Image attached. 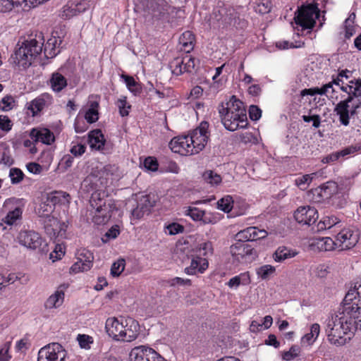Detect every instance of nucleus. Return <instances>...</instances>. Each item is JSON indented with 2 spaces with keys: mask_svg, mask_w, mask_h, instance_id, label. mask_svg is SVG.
<instances>
[{
  "mask_svg": "<svg viewBox=\"0 0 361 361\" xmlns=\"http://www.w3.org/2000/svg\"><path fill=\"white\" fill-rule=\"evenodd\" d=\"M230 252L233 257L238 262L236 264L250 263L257 257V252L247 243L236 242L230 247Z\"/></svg>",
  "mask_w": 361,
  "mask_h": 361,
  "instance_id": "6e6552de",
  "label": "nucleus"
},
{
  "mask_svg": "<svg viewBox=\"0 0 361 361\" xmlns=\"http://www.w3.org/2000/svg\"><path fill=\"white\" fill-rule=\"evenodd\" d=\"M23 172L18 168H11L9 171V177L12 184H18L24 178Z\"/></svg>",
  "mask_w": 361,
  "mask_h": 361,
  "instance_id": "79ce46f5",
  "label": "nucleus"
},
{
  "mask_svg": "<svg viewBox=\"0 0 361 361\" xmlns=\"http://www.w3.org/2000/svg\"><path fill=\"white\" fill-rule=\"evenodd\" d=\"M56 42V39H50L47 41L44 46V54L47 58H53L57 53L55 51L56 47L55 43Z\"/></svg>",
  "mask_w": 361,
  "mask_h": 361,
  "instance_id": "de8ad7c7",
  "label": "nucleus"
},
{
  "mask_svg": "<svg viewBox=\"0 0 361 361\" xmlns=\"http://www.w3.org/2000/svg\"><path fill=\"white\" fill-rule=\"evenodd\" d=\"M123 319L119 321L116 317L108 318L106 321L105 329L108 335L114 340L121 341L123 337Z\"/></svg>",
  "mask_w": 361,
  "mask_h": 361,
  "instance_id": "4be33fe9",
  "label": "nucleus"
},
{
  "mask_svg": "<svg viewBox=\"0 0 361 361\" xmlns=\"http://www.w3.org/2000/svg\"><path fill=\"white\" fill-rule=\"evenodd\" d=\"M302 120L306 122L309 123L310 121H312V126L314 128H319L321 123V118L319 115H313V116H306L303 115L302 116Z\"/></svg>",
  "mask_w": 361,
  "mask_h": 361,
  "instance_id": "0e129e2a",
  "label": "nucleus"
},
{
  "mask_svg": "<svg viewBox=\"0 0 361 361\" xmlns=\"http://www.w3.org/2000/svg\"><path fill=\"white\" fill-rule=\"evenodd\" d=\"M123 337L121 341L130 342L137 338L140 325L138 322L132 317H128L123 319Z\"/></svg>",
  "mask_w": 361,
  "mask_h": 361,
  "instance_id": "412c9836",
  "label": "nucleus"
},
{
  "mask_svg": "<svg viewBox=\"0 0 361 361\" xmlns=\"http://www.w3.org/2000/svg\"><path fill=\"white\" fill-rule=\"evenodd\" d=\"M297 222L303 225H312L318 219L317 210L310 206L300 207L294 213Z\"/></svg>",
  "mask_w": 361,
  "mask_h": 361,
  "instance_id": "a211bd4d",
  "label": "nucleus"
},
{
  "mask_svg": "<svg viewBox=\"0 0 361 361\" xmlns=\"http://www.w3.org/2000/svg\"><path fill=\"white\" fill-rule=\"evenodd\" d=\"M76 15H78V12L75 9L74 2H68L63 6L62 18L67 19Z\"/></svg>",
  "mask_w": 361,
  "mask_h": 361,
  "instance_id": "49530a36",
  "label": "nucleus"
},
{
  "mask_svg": "<svg viewBox=\"0 0 361 361\" xmlns=\"http://www.w3.org/2000/svg\"><path fill=\"white\" fill-rule=\"evenodd\" d=\"M198 252L200 255L207 257L213 254V247L210 241L203 242L199 245Z\"/></svg>",
  "mask_w": 361,
  "mask_h": 361,
  "instance_id": "09e8293b",
  "label": "nucleus"
},
{
  "mask_svg": "<svg viewBox=\"0 0 361 361\" xmlns=\"http://www.w3.org/2000/svg\"><path fill=\"white\" fill-rule=\"evenodd\" d=\"M361 149V147H355V146H350L348 147L344 148L343 149L334 152L331 154L327 155L326 157H324L322 159V161L324 163H331L334 162L339 159L341 157H345L346 155L353 154L355 152L360 150Z\"/></svg>",
  "mask_w": 361,
  "mask_h": 361,
  "instance_id": "c756f323",
  "label": "nucleus"
},
{
  "mask_svg": "<svg viewBox=\"0 0 361 361\" xmlns=\"http://www.w3.org/2000/svg\"><path fill=\"white\" fill-rule=\"evenodd\" d=\"M353 293H347L338 312L345 317L357 331L361 329V302L353 296Z\"/></svg>",
  "mask_w": 361,
  "mask_h": 361,
  "instance_id": "39448f33",
  "label": "nucleus"
},
{
  "mask_svg": "<svg viewBox=\"0 0 361 361\" xmlns=\"http://www.w3.org/2000/svg\"><path fill=\"white\" fill-rule=\"evenodd\" d=\"M112 166H105L104 168H103V170L101 171H99L98 172V174H95L94 173H91L85 180H84V183L85 184H88V185H90L92 184L91 185V188L92 189H97V184L96 183L94 182V179L99 176L100 178L104 175H109V173L111 172V173L112 174V172H111V169H112Z\"/></svg>",
  "mask_w": 361,
  "mask_h": 361,
  "instance_id": "473e14b6",
  "label": "nucleus"
},
{
  "mask_svg": "<svg viewBox=\"0 0 361 361\" xmlns=\"http://www.w3.org/2000/svg\"><path fill=\"white\" fill-rule=\"evenodd\" d=\"M49 98V94H42L26 104V108L31 112L32 116H35L44 108Z\"/></svg>",
  "mask_w": 361,
  "mask_h": 361,
  "instance_id": "a878e982",
  "label": "nucleus"
},
{
  "mask_svg": "<svg viewBox=\"0 0 361 361\" xmlns=\"http://www.w3.org/2000/svg\"><path fill=\"white\" fill-rule=\"evenodd\" d=\"M70 202L69 194L62 191H55L42 198L36 213L38 217L51 215L56 204H67Z\"/></svg>",
  "mask_w": 361,
  "mask_h": 361,
  "instance_id": "423d86ee",
  "label": "nucleus"
},
{
  "mask_svg": "<svg viewBox=\"0 0 361 361\" xmlns=\"http://www.w3.org/2000/svg\"><path fill=\"white\" fill-rule=\"evenodd\" d=\"M207 267L208 262L206 259L199 257H193L191 259L190 265L185 268V272L189 275H194L197 272L202 273Z\"/></svg>",
  "mask_w": 361,
  "mask_h": 361,
  "instance_id": "393cba45",
  "label": "nucleus"
},
{
  "mask_svg": "<svg viewBox=\"0 0 361 361\" xmlns=\"http://www.w3.org/2000/svg\"><path fill=\"white\" fill-rule=\"evenodd\" d=\"M190 142L189 135L179 136L171 140L169 147L175 153L183 156L192 155L194 154V150L192 149Z\"/></svg>",
  "mask_w": 361,
  "mask_h": 361,
  "instance_id": "aec40b11",
  "label": "nucleus"
},
{
  "mask_svg": "<svg viewBox=\"0 0 361 361\" xmlns=\"http://www.w3.org/2000/svg\"><path fill=\"white\" fill-rule=\"evenodd\" d=\"M237 13L231 6H219L213 11L212 18L224 25H230L235 19Z\"/></svg>",
  "mask_w": 361,
  "mask_h": 361,
  "instance_id": "6ab92c4d",
  "label": "nucleus"
},
{
  "mask_svg": "<svg viewBox=\"0 0 361 361\" xmlns=\"http://www.w3.org/2000/svg\"><path fill=\"white\" fill-rule=\"evenodd\" d=\"M126 265V262L123 259H118L117 262L113 263L111 268V274L114 277H117L123 271Z\"/></svg>",
  "mask_w": 361,
  "mask_h": 361,
  "instance_id": "37998d69",
  "label": "nucleus"
},
{
  "mask_svg": "<svg viewBox=\"0 0 361 361\" xmlns=\"http://www.w3.org/2000/svg\"><path fill=\"white\" fill-rule=\"evenodd\" d=\"M147 6L148 13L157 20L164 17L167 11V4L164 0H149Z\"/></svg>",
  "mask_w": 361,
  "mask_h": 361,
  "instance_id": "b1692460",
  "label": "nucleus"
},
{
  "mask_svg": "<svg viewBox=\"0 0 361 361\" xmlns=\"http://www.w3.org/2000/svg\"><path fill=\"white\" fill-rule=\"evenodd\" d=\"M204 181L211 186L219 185L222 180L221 176L212 170L205 171L202 176Z\"/></svg>",
  "mask_w": 361,
  "mask_h": 361,
  "instance_id": "72a5a7b5",
  "label": "nucleus"
},
{
  "mask_svg": "<svg viewBox=\"0 0 361 361\" xmlns=\"http://www.w3.org/2000/svg\"><path fill=\"white\" fill-rule=\"evenodd\" d=\"M250 118L252 121H257L262 116L261 109L255 105H251L249 109Z\"/></svg>",
  "mask_w": 361,
  "mask_h": 361,
  "instance_id": "69168bd1",
  "label": "nucleus"
},
{
  "mask_svg": "<svg viewBox=\"0 0 361 361\" xmlns=\"http://www.w3.org/2000/svg\"><path fill=\"white\" fill-rule=\"evenodd\" d=\"M338 192V185L334 181H328L321 186L312 190L313 200L322 202L330 199Z\"/></svg>",
  "mask_w": 361,
  "mask_h": 361,
  "instance_id": "dca6fc26",
  "label": "nucleus"
},
{
  "mask_svg": "<svg viewBox=\"0 0 361 361\" xmlns=\"http://www.w3.org/2000/svg\"><path fill=\"white\" fill-rule=\"evenodd\" d=\"M77 341L82 348L90 349V344L93 343V338L86 334H78Z\"/></svg>",
  "mask_w": 361,
  "mask_h": 361,
  "instance_id": "5fc2aeb1",
  "label": "nucleus"
},
{
  "mask_svg": "<svg viewBox=\"0 0 361 361\" xmlns=\"http://www.w3.org/2000/svg\"><path fill=\"white\" fill-rule=\"evenodd\" d=\"M359 238L358 230L351 228H343L337 234L335 244L338 245L341 250H349L357 243Z\"/></svg>",
  "mask_w": 361,
  "mask_h": 361,
  "instance_id": "4468645a",
  "label": "nucleus"
},
{
  "mask_svg": "<svg viewBox=\"0 0 361 361\" xmlns=\"http://www.w3.org/2000/svg\"><path fill=\"white\" fill-rule=\"evenodd\" d=\"M319 16V11L315 6L302 7L295 13V22L302 29H312L316 24V19Z\"/></svg>",
  "mask_w": 361,
  "mask_h": 361,
  "instance_id": "1a4fd4ad",
  "label": "nucleus"
},
{
  "mask_svg": "<svg viewBox=\"0 0 361 361\" xmlns=\"http://www.w3.org/2000/svg\"><path fill=\"white\" fill-rule=\"evenodd\" d=\"M144 166L149 171H155L158 169V162L157 160L152 157H149L146 158L144 161Z\"/></svg>",
  "mask_w": 361,
  "mask_h": 361,
  "instance_id": "680f3d73",
  "label": "nucleus"
},
{
  "mask_svg": "<svg viewBox=\"0 0 361 361\" xmlns=\"http://www.w3.org/2000/svg\"><path fill=\"white\" fill-rule=\"evenodd\" d=\"M356 330L350 322L343 317L338 312L332 315L326 321L325 332L328 341L336 346H341L346 343L348 338L345 336L348 334H353Z\"/></svg>",
  "mask_w": 361,
  "mask_h": 361,
  "instance_id": "f03ea898",
  "label": "nucleus"
},
{
  "mask_svg": "<svg viewBox=\"0 0 361 361\" xmlns=\"http://www.w3.org/2000/svg\"><path fill=\"white\" fill-rule=\"evenodd\" d=\"M233 200L232 197L227 195L217 202V208L226 213H228L233 208Z\"/></svg>",
  "mask_w": 361,
  "mask_h": 361,
  "instance_id": "58836bf2",
  "label": "nucleus"
},
{
  "mask_svg": "<svg viewBox=\"0 0 361 361\" xmlns=\"http://www.w3.org/2000/svg\"><path fill=\"white\" fill-rule=\"evenodd\" d=\"M11 341H7L0 348V361H9L11 356L8 354Z\"/></svg>",
  "mask_w": 361,
  "mask_h": 361,
  "instance_id": "bf43d9fd",
  "label": "nucleus"
},
{
  "mask_svg": "<svg viewBox=\"0 0 361 361\" xmlns=\"http://www.w3.org/2000/svg\"><path fill=\"white\" fill-rule=\"evenodd\" d=\"M296 255V252L286 247L281 246L273 254V258L277 262H282L287 259L294 257Z\"/></svg>",
  "mask_w": 361,
  "mask_h": 361,
  "instance_id": "7c9ffc66",
  "label": "nucleus"
},
{
  "mask_svg": "<svg viewBox=\"0 0 361 361\" xmlns=\"http://www.w3.org/2000/svg\"><path fill=\"white\" fill-rule=\"evenodd\" d=\"M348 293H353V296L355 299L359 300L361 302V280L355 283L354 286L351 288Z\"/></svg>",
  "mask_w": 361,
  "mask_h": 361,
  "instance_id": "774afa93",
  "label": "nucleus"
},
{
  "mask_svg": "<svg viewBox=\"0 0 361 361\" xmlns=\"http://www.w3.org/2000/svg\"><path fill=\"white\" fill-rule=\"evenodd\" d=\"M30 137L35 142H41L46 145H51L55 140L54 133L47 128H32Z\"/></svg>",
  "mask_w": 361,
  "mask_h": 361,
  "instance_id": "5701e85b",
  "label": "nucleus"
},
{
  "mask_svg": "<svg viewBox=\"0 0 361 361\" xmlns=\"http://www.w3.org/2000/svg\"><path fill=\"white\" fill-rule=\"evenodd\" d=\"M186 214L190 216L195 221H200L202 220L204 223H207V221L206 219H203L204 212L199 209L198 208L193 207L189 208L186 211Z\"/></svg>",
  "mask_w": 361,
  "mask_h": 361,
  "instance_id": "a18cd8bd",
  "label": "nucleus"
},
{
  "mask_svg": "<svg viewBox=\"0 0 361 361\" xmlns=\"http://www.w3.org/2000/svg\"><path fill=\"white\" fill-rule=\"evenodd\" d=\"M99 103L97 102H91L89 109L86 111L85 118L90 123L96 122L99 118L98 113Z\"/></svg>",
  "mask_w": 361,
  "mask_h": 361,
  "instance_id": "f704fd0d",
  "label": "nucleus"
},
{
  "mask_svg": "<svg viewBox=\"0 0 361 361\" xmlns=\"http://www.w3.org/2000/svg\"><path fill=\"white\" fill-rule=\"evenodd\" d=\"M255 11L259 14L269 13L272 8V3L270 0H261L255 3Z\"/></svg>",
  "mask_w": 361,
  "mask_h": 361,
  "instance_id": "4c0bfd02",
  "label": "nucleus"
},
{
  "mask_svg": "<svg viewBox=\"0 0 361 361\" xmlns=\"http://www.w3.org/2000/svg\"><path fill=\"white\" fill-rule=\"evenodd\" d=\"M338 222V218L334 216H326L317 224L316 231L319 232L327 228H331Z\"/></svg>",
  "mask_w": 361,
  "mask_h": 361,
  "instance_id": "c9c22d12",
  "label": "nucleus"
},
{
  "mask_svg": "<svg viewBox=\"0 0 361 361\" xmlns=\"http://www.w3.org/2000/svg\"><path fill=\"white\" fill-rule=\"evenodd\" d=\"M121 78H123L128 89L135 95H137L141 92L140 85L132 76L122 74Z\"/></svg>",
  "mask_w": 361,
  "mask_h": 361,
  "instance_id": "e433bc0d",
  "label": "nucleus"
},
{
  "mask_svg": "<svg viewBox=\"0 0 361 361\" xmlns=\"http://www.w3.org/2000/svg\"><path fill=\"white\" fill-rule=\"evenodd\" d=\"M130 361H166L152 348L140 345L133 348L129 355Z\"/></svg>",
  "mask_w": 361,
  "mask_h": 361,
  "instance_id": "ddd939ff",
  "label": "nucleus"
},
{
  "mask_svg": "<svg viewBox=\"0 0 361 361\" xmlns=\"http://www.w3.org/2000/svg\"><path fill=\"white\" fill-rule=\"evenodd\" d=\"M166 229L170 235H176L183 233L184 227L178 223H172L166 226Z\"/></svg>",
  "mask_w": 361,
  "mask_h": 361,
  "instance_id": "e2e57ef3",
  "label": "nucleus"
},
{
  "mask_svg": "<svg viewBox=\"0 0 361 361\" xmlns=\"http://www.w3.org/2000/svg\"><path fill=\"white\" fill-rule=\"evenodd\" d=\"M64 358L65 350L63 346L53 343L39 350L37 361H63Z\"/></svg>",
  "mask_w": 361,
  "mask_h": 361,
  "instance_id": "f8f14e48",
  "label": "nucleus"
},
{
  "mask_svg": "<svg viewBox=\"0 0 361 361\" xmlns=\"http://www.w3.org/2000/svg\"><path fill=\"white\" fill-rule=\"evenodd\" d=\"M49 85L54 92H60L67 86V80L61 73L54 72L49 79Z\"/></svg>",
  "mask_w": 361,
  "mask_h": 361,
  "instance_id": "c85d7f7f",
  "label": "nucleus"
},
{
  "mask_svg": "<svg viewBox=\"0 0 361 361\" xmlns=\"http://www.w3.org/2000/svg\"><path fill=\"white\" fill-rule=\"evenodd\" d=\"M248 282V277L246 274L236 276L231 278L228 282L229 287H238L241 283L246 284Z\"/></svg>",
  "mask_w": 361,
  "mask_h": 361,
  "instance_id": "6e6d98bb",
  "label": "nucleus"
},
{
  "mask_svg": "<svg viewBox=\"0 0 361 361\" xmlns=\"http://www.w3.org/2000/svg\"><path fill=\"white\" fill-rule=\"evenodd\" d=\"M94 256L92 252L87 250L78 251L77 262L71 267V273H78L80 271H86L91 269L93 264Z\"/></svg>",
  "mask_w": 361,
  "mask_h": 361,
  "instance_id": "f3484780",
  "label": "nucleus"
},
{
  "mask_svg": "<svg viewBox=\"0 0 361 361\" xmlns=\"http://www.w3.org/2000/svg\"><path fill=\"white\" fill-rule=\"evenodd\" d=\"M314 173L306 174L295 179V184L301 189L305 190L308 185L312 182Z\"/></svg>",
  "mask_w": 361,
  "mask_h": 361,
  "instance_id": "c03bdc74",
  "label": "nucleus"
},
{
  "mask_svg": "<svg viewBox=\"0 0 361 361\" xmlns=\"http://www.w3.org/2000/svg\"><path fill=\"white\" fill-rule=\"evenodd\" d=\"M252 231L253 230L250 229V227H248V228L238 232L236 234V238H237L238 242L246 243L248 241H251V240H250L251 237H250V231L252 233Z\"/></svg>",
  "mask_w": 361,
  "mask_h": 361,
  "instance_id": "052dcab7",
  "label": "nucleus"
},
{
  "mask_svg": "<svg viewBox=\"0 0 361 361\" xmlns=\"http://www.w3.org/2000/svg\"><path fill=\"white\" fill-rule=\"evenodd\" d=\"M105 192L97 190L92 194L90 200V207L94 209L92 221L102 225L106 224L111 219L113 212L116 210L113 200L105 199Z\"/></svg>",
  "mask_w": 361,
  "mask_h": 361,
  "instance_id": "20e7f679",
  "label": "nucleus"
},
{
  "mask_svg": "<svg viewBox=\"0 0 361 361\" xmlns=\"http://www.w3.org/2000/svg\"><path fill=\"white\" fill-rule=\"evenodd\" d=\"M16 100L11 95H6L0 101V109L3 111H8L13 109Z\"/></svg>",
  "mask_w": 361,
  "mask_h": 361,
  "instance_id": "a19ab883",
  "label": "nucleus"
},
{
  "mask_svg": "<svg viewBox=\"0 0 361 361\" xmlns=\"http://www.w3.org/2000/svg\"><path fill=\"white\" fill-rule=\"evenodd\" d=\"M116 104L119 109V114L121 116L124 117L128 115L129 109L131 108V106L127 104L126 97L118 99Z\"/></svg>",
  "mask_w": 361,
  "mask_h": 361,
  "instance_id": "864d4df0",
  "label": "nucleus"
},
{
  "mask_svg": "<svg viewBox=\"0 0 361 361\" xmlns=\"http://www.w3.org/2000/svg\"><path fill=\"white\" fill-rule=\"evenodd\" d=\"M17 238L20 245L32 250L44 251L47 246L41 235L34 231H21Z\"/></svg>",
  "mask_w": 361,
  "mask_h": 361,
  "instance_id": "9b49d317",
  "label": "nucleus"
},
{
  "mask_svg": "<svg viewBox=\"0 0 361 361\" xmlns=\"http://www.w3.org/2000/svg\"><path fill=\"white\" fill-rule=\"evenodd\" d=\"M63 298L64 293L61 290H57L46 300L44 307L47 309L56 308L62 304Z\"/></svg>",
  "mask_w": 361,
  "mask_h": 361,
  "instance_id": "2f4dec72",
  "label": "nucleus"
},
{
  "mask_svg": "<svg viewBox=\"0 0 361 361\" xmlns=\"http://www.w3.org/2000/svg\"><path fill=\"white\" fill-rule=\"evenodd\" d=\"M208 128L209 123L207 121H202L200 126L189 135L190 145L194 150V154L199 153L205 147L209 140Z\"/></svg>",
  "mask_w": 361,
  "mask_h": 361,
  "instance_id": "9d476101",
  "label": "nucleus"
},
{
  "mask_svg": "<svg viewBox=\"0 0 361 361\" xmlns=\"http://www.w3.org/2000/svg\"><path fill=\"white\" fill-rule=\"evenodd\" d=\"M300 352V347L298 345H293L289 349V350L286 351L283 353L282 358L286 361L293 360L299 355Z\"/></svg>",
  "mask_w": 361,
  "mask_h": 361,
  "instance_id": "4d7b16f0",
  "label": "nucleus"
},
{
  "mask_svg": "<svg viewBox=\"0 0 361 361\" xmlns=\"http://www.w3.org/2000/svg\"><path fill=\"white\" fill-rule=\"evenodd\" d=\"M22 215V209L19 207H16L13 211L9 212L4 219V223L8 225L13 224L16 220L20 219Z\"/></svg>",
  "mask_w": 361,
  "mask_h": 361,
  "instance_id": "ea45409f",
  "label": "nucleus"
},
{
  "mask_svg": "<svg viewBox=\"0 0 361 361\" xmlns=\"http://www.w3.org/2000/svg\"><path fill=\"white\" fill-rule=\"evenodd\" d=\"M184 61L183 59L177 58L171 63V67L173 68L172 72L173 74L180 75L183 74L185 71L183 69Z\"/></svg>",
  "mask_w": 361,
  "mask_h": 361,
  "instance_id": "3c124183",
  "label": "nucleus"
},
{
  "mask_svg": "<svg viewBox=\"0 0 361 361\" xmlns=\"http://www.w3.org/2000/svg\"><path fill=\"white\" fill-rule=\"evenodd\" d=\"M350 96H348L346 98L345 95L341 96V100L335 106L334 112L336 114L341 115V121L343 123H348V107H350L349 104L352 103L354 99H357V102L361 104V79H357L353 82V86Z\"/></svg>",
  "mask_w": 361,
  "mask_h": 361,
  "instance_id": "0eeeda50",
  "label": "nucleus"
},
{
  "mask_svg": "<svg viewBox=\"0 0 361 361\" xmlns=\"http://www.w3.org/2000/svg\"><path fill=\"white\" fill-rule=\"evenodd\" d=\"M104 135L100 129H95L89 133L88 143L92 149L100 150L105 144Z\"/></svg>",
  "mask_w": 361,
  "mask_h": 361,
  "instance_id": "bb28decb",
  "label": "nucleus"
},
{
  "mask_svg": "<svg viewBox=\"0 0 361 361\" xmlns=\"http://www.w3.org/2000/svg\"><path fill=\"white\" fill-rule=\"evenodd\" d=\"M184 61V66L183 69L185 71V72L188 73H192L193 71H195V59L192 57L190 55H186L184 57H183Z\"/></svg>",
  "mask_w": 361,
  "mask_h": 361,
  "instance_id": "13d9d810",
  "label": "nucleus"
},
{
  "mask_svg": "<svg viewBox=\"0 0 361 361\" xmlns=\"http://www.w3.org/2000/svg\"><path fill=\"white\" fill-rule=\"evenodd\" d=\"M219 113L223 125L229 131L247 126L246 110L243 103L233 95L225 104L219 106Z\"/></svg>",
  "mask_w": 361,
  "mask_h": 361,
  "instance_id": "f257e3e1",
  "label": "nucleus"
},
{
  "mask_svg": "<svg viewBox=\"0 0 361 361\" xmlns=\"http://www.w3.org/2000/svg\"><path fill=\"white\" fill-rule=\"evenodd\" d=\"M39 223L43 225L44 229L47 235L55 237L58 226V220L52 215L45 216L39 218Z\"/></svg>",
  "mask_w": 361,
  "mask_h": 361,
  "instance_id": "cd10ccee",
  "label": "nucleus"
},
{
  "mask_svg": "<svg viewBox=\"0 0 361 361\" xmlns=\"http://www.w3.org/2000/svg\"><path fill=\"white\" fill-rule=\"evenodd\" d=\"M194 39L195 37L193 34L190 31H186L182 34L179 39V41L180 43L183 45V47H189L190 48H192V42Z\"/></svg>",
  "mask_w": 361,
  "mask_h": 361,
  "instance_id": "8fccbe9b",
  "label": "nucleus"
},
{
  "mask_svg": "<svg viewBox=\"0 0 361 361\" xmlns=\"http://www.w3.org/2000/svg\"><path fill=\"white\" fill-rule=\"evenodd\" d=\"M44 46V37L42 32L37 34L35 38L25 41L16 50L11 59L13 63L24 69L30 67L32 61L41 54Z\"/></svg>",
  "mask_w": 361,
  "mask_h": 361,
  "instance_id": "7ed1b4c3",
  "label": "nucleus"
},
{
  "mask_svg": "<svg viewBox=\"0 0 361 361\" xmlns=\"http://www.w3.org/2000/svg\"><path fill=\"white\" fill-rule=\"evenodd\" d=\"M155 203L156 200L154 195H142L137 200V205L132 210V215L136 219H140L145 214H149Z\"/></svg>",
  "mask_w": 361,
  "mask_h": 361,
  "instance_id": "2eb2a0df",
  "label": "nucleus"
},
{
  "mask_svg": "<svg viewBox=\"0 0 361 361\" xmlns=\"http://www.w3.org/2000/svg\"><path fill=\"white\" fill-rule=\"evenodd\" d=\"M275 271V267L271 265H264L259 267L257 270V274L258 276L262 279H267L271 274H273Z\"/></svg>",
  "mask_w": 361,
  "mask_h": 361,
  "instance_id": "603ef678",
  "label": "nucleus"
},
{
  "mask_svg": "<svg viewBox=\"0 0 361 361\" xmlns=\"http://www.w3.org/2000/svg\"><path fill=\"white\" fill-rule=\"evenodd\" d=\"M11 121L7 116L0 115V129L4 131H8L11 129Z\"/></svg>",
  "mask_w": 361,
  "mask_h": 361,
  "instance_id": "338daca9",
  "label": "nucleus"
}]
</instances>
